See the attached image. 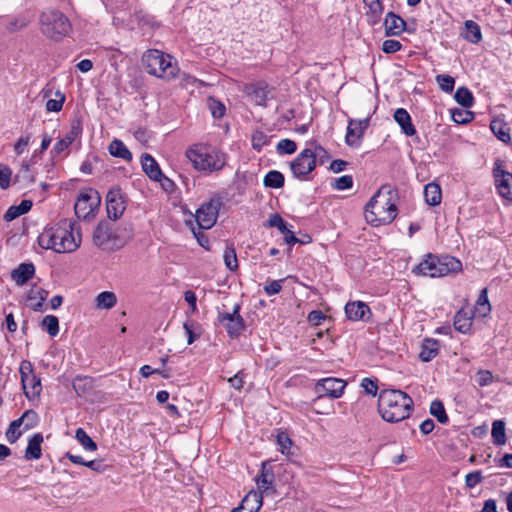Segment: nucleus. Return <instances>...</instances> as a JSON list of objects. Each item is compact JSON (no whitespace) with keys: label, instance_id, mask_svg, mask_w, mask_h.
I'll return each instance as SVG.
<instances>
[{"label":"nucleus","instance_id":"1","mask_svg":"<svg viewBox=\"0 0 512 512\" xmlns=\"http://www.w3.org/2000/svg\"><path fill=\"white\" fill-rule=\"evenodd\" d=\"M38 244L57 253L74 252L81 244L80 226L71 219H61L38 236Z\"/></svg>","mask_w":512,"mask_h":512},{"label":"nucleus","instance_id":"2","mask_svg":"<svg viewBox=\"0 0 512 512\" xmlns=\"http://www.w3.org/2000/svg\"><path fill=\"white\" fill-rule=\"evenodd\" d=\"M413 406V399L401 390L384 389L379 393L378 411L386 422L395 423L408 418Z\"/></svg>","mask_w":512,"mask_h":512},{"label":"nucleus","instance_id":"3","mask_svg":"<svg viewBox=\"0 0 512 512\" xmlns=\"http://www.w3.org/2000/svg\"><path fill=\"white\" fill-rule=\"evenodd\" d=\"M394 193L390 185H383L370 199L365 207V219L368 223L378 226L391 223L396 215V205L391 202Z\"/></svg>","mask_w":512,"mask_h":512},{"label":"nucleus","instance_id":"4","mask_svg":"<svg viewBox=\"0 0 512 512\" xmlns=\"http://www.w3.org/2000/svg\"><path fill=\"white\" fill-rule=\"evenodd\" d=\"M461 267V262L455 257L449 255L439 257L429 253L426 259L413 268L412 272L417 275L434 278L448 275L451 272H457L461 270Z\"/></svg>","mask_w":512,"mask_h":512},{"label":"nucleus","instance_id":"5","mask_svg":"<svg viewBox=\"0 0 512 512\" xmlns=\"http://www.w3.org/2000/svg\"><path fill=\"white\" fill-rule=\"evenodd\" d=\"M187 158L194 168L202 171L220 170L225 165L224 155L205 145H194L186 151Z\"/></svg>","mask_w":512,"mask_h":512},{"label":"nucleus","instance_id":"6","mask_svg":"<svg viewBox=\"0 0 512 512\" xmlns=\"http://www.w3.org/2000/svg\"><path fill=\"white\" fill-rule=\"evenodd\" d=\"M142 61L146 71L151 75L165 80L173 79L177 75L178 68L172 62V57L159 50H148L143 55Z\"/></svg>","mask_w":512,"mask_h":512},{"label":"nucleus","instance_id":"7","mask_svg":"<svg viewBox=\"0 0 512 512\" xmlns=\"http://www.w3.org/2000/svg\"><path fill=\"white\" fill-rule=\"evenodd\" d=\"M40 30L47 38L58 41L71 31L69 19L59 10H47L41 13Z\"/></svg>","mask_w":512,"mask_h":512},{"label":"nucleus","instance_id":"8","mask_svg":"<svg viewBox=\"0 0 512 512\" xmlns=\"http://www.w3.org/2000/svg\"><path fill=\"white\" fill-rule=\"evenodd\" d=\"M132 236V228L127 225L123 234L113 231V225L106 220L101 221L94 230L93 242L102 249H113L121 247L127 239Z\"/></svg>","mask_w":512,"mask_h":512},{"label":"nucleus","instance_id":"9","mask_svg":"<svg viewBox=\"0 0 512 512\" xmlns=\"http://www.w3.org/2000/svg\"><path fill=\"white\" fill-rule=\"evenodd\" d=\"M241 305L236 303L233 306L232 312L218 311L217 321L223 326L232 339L238 338L245 330L246 324L243 317L240 315Z\"/></svg>","mask_w":512,"mask_h":512},{"label":"nucleus","instance_id":"10","mask_svg":"<svg viewBox=\"0 0 512 512\" xmlns=\"http://www.w3.org/2000/svg\"><path fill=\"white\" fill-rule=\"evenodd\" d=\"M19 372L25 396L29 400L37 398L41 393L42 386L40 378L34 374L32 363L28 360L21 361Z\"/></svg>","mask_w":512,"mask_h":512},{"label":"nucleus","instance_id":"11","mask_svg":"<svg viewBox=\"0 0 512 512\" xmlns=\"http://www.w3.org/2000/svg\"><path fill=\"white\" fill-rule=\"evenodd\" d=\"M101 197L99 193L92 189L87 188L80 192L74 206L75 214L78 218L86 219L99 208Z\"/></svg>","mask_w":512,"mask_h":512},{"label":"nucleus","instance_id":"12","mask_svg":"<svg viewBox=\"0 0 512 512\" xmlns=\"http://www.w3.org/2000/svg\"><path fill=\"white\" fill-rule=\"evenodd\" d=\"M346 385V381L335 377H327L318 380L314 387V391L317 394L314 402H317L323 397L332 399L340 398L344 393Z\"/></svg>","mask_w":512,"mask_h":512},{"label":"nucleus","instance_id":"13","mask_svg":"<svg viewBox=\"0 0 512 512\" xmlns=\"http://www.w3.org/2000/svg\"><path fill=\"white\" fill-rule=\"evenodd\" d=\"M316 168L312 156V148H306L290 163L293 176L299 180H307L308 175Z\"/></svg>","mask_w":512,"mask_h":512},{"label":"nucleus","instance_id":"14","mask_svg":"<svg viewBox=\"0 0 512 512\" xmlns=\"http://www.w3.org/2000/svg\"><path fill=\"white\" fill-rule=\"evenodd\" d=\"M220 208L219 200H210L208 202L203 203L197 210L195 214V219L200 229H210L212 228L218 217Z\"/></svg>","mask_w":512,"mask_h":512},{"label":"nucleus","instance_id":"15","mask_svg":"<svg viewBox=\"0 0 512 512\" xmlns=\"http://www.w3.org/2000/svg\"><path fill=\"white\" fill-rule=\"evenodd\" d=\"M126 210L124 194L119 186H113L106 195V211L110 220L119 219Z\"/></svg>","mask_w":512,"mask_h":512},{"label":"nucleus","instance_id":"16","mask_svg":"<svg viewBox=\"0 0 512 512\" xmlns=\"http://www.w3.org/2000/svg\"><path fill=\"white\" fill-rule=\"evenodd\" d=\"M493 177L497 193L502 198L512 201V174L502 169L500 160L494 164Z\"/></svg>","mask_w":512,"mask_h":512},{"label":"nucleus","instance_id":"17","mask_svg":"<svg viewBox=\"0 0 512 512\" xmlns=\"http://www.w3.org/2000/svg\"><path fill=\"white\" fill-rule=\"evenodd\" d=\"M345 314L350 321L368 322L372 317L370 307L362 301H350L345 305Z\"/></svg>","mask_w":512,"mask_h":512},{"label":"nucleus","instance_id":"18","mask_svg":"<svg viewBox=\"0 0 512 512\" xmlns=\"http://www.w3.org/2000/svg\"><path fill=\"white\" fill-rule=\"evenodd\" d=\"M369 122V116L361 120H349L346 133V143L350 146H357L360 139L363 137L365 130L368 128Z\"/></svg>","mask_w":512,"mask_h":512},{"label":"nucleus","instance_id":"19","mask_svg":"<svg viewBox=\"0 0 512 512\" xmlns=\"http://www.w3.org/2000/svg\"><path fill=\"white\" fill-rule=\"evenodd\" d=\"M474 313L472 310L461 308L454 316L453 325L454 328L462 333L468 334L471 331L473 323Z\"/></svg>","mask_w":512,"mask_h":512},{"label":"nucleus","instance_id":"20","mask_svg":"<svg viewBox=\"0 0 512 512\" xmlns=\"http://www.w3.org/2000/svg\"><path fill=\"white\" fill-rule=\"evenodd\" d=\"M244 92L251 97L256 105L266 106L268 99V85L265 83L248 84L244 88Z\"/></svg>","mask_w":512,"mask_h":512},{"label":"nucleus","instance_id":"21","mask_svg":"<svg viewBox=\"0 0 512 512\" xmlns=\"http://www.w3.org/2000/svg\"><path fill=\"white\" fill-rule=\"evenodd\" d=\"M262 507V496L256 491L246 495L240 506L234 508L231 512H258Z\"/></svg>","mask_w":512,"mask_h":512},{"label":"nucleus","instance_id":"22","mask_svg":"<svg viewBox=\"0 0 512 512\" xmlns=\"http://www.w3.org/2000/svg\"><path fill=\"white\" fill-rule=\"evenodd\" d=\"M384 26L387 36H398L405 30L406 22L395 13L389 12L386 15Z\"/></svg>","mask_w":512,"mask_h":512},{"label":"nucleus","instance_id":"23","mask_svg":"<svg viewBox=\"0 0 512 512\" xmlns=\"http://www.w3.org/2000/svg\"><path fill=\"white\" fill-rule=\"evenodd\" d=\"M24 418H32V421L35 422L37 420L38 416L35 411L27 410L23 413V415L20 418L12 421L9 425V428L7 429V432H6L7 440L10 443L16 442L18 440V438L21 436V432L18 431L17 429L23 423Z\"/></svg>","mask_w":512,"mask_h":512},{"label":"nucleus","instance_id":"24","mask_svg":"<svg viewBox=\"0 0 512 512\" xmlns=\"http://www.w3.org/2000/svg\"><path fill=\"white\" fill-rule=\"evenodd\" d=\"M394 120L399 124L405 135L413 136L416 134V129L412 123L411 116L404 108H398L394 112Z\"/></svg>","mask_w":512,"mask_h":512},{"label":"nucleus","instance_id":"25","mask_svg":"<svg viewBox=\"0 0 512 512\" xmlns=\"http://www.w3.org/2000/svg\"><path fill=\"white\" fill-rule=\"evenodd\" d=\"M141 165L143 171L148 175V177L154 181L159 180V178L163 177V173L156 162V160L150 154H143L141 157Z\"/></svg>","mask_w":512,"mask_h":512},{"label":"nucleus","instance_id":"26","mask_svg":"<svg viewBox=\"0 0 512 512\" xmlns=\"http://www.w3.org/2000/svg\"><path fill=\"white\" fill-rule=\"evenodd\" d=\"M273 480H274L273 473L271 471H269L266 467V464L263 463L261 473L256 479L257 486L259 489V492H257V493L263 497L264 493L268 494L270 492H273L274 491L273 486H272Z\"/></svg>","mask_w":512,"mask_h":512},{"label":"nucleus","instance_id":"27","mask_svg":"<svg viewBox=\"0 0 512 512\" xmlns=\"http://www.w3.org/2000/svg\"><path fill=\"white\" fill-rule=\"evenodd\" d=\"M35 273V267L32 263H21L11 276L17 285H24Z\"/></svg>","mask_w":512,"mask_h":512},{"label":"nucleus","instance_id":"28","mask_svg":"<svg viewBox=\"0 0 512 512\" xmlns=\"http://www.w3.org/2000/svg\"><path fill=\"white\" fill-rule=\"evenodd\" d=\"M440 343L436 339H424L421 345L419 358L424 362H429L435 358L439 352Z\"/></svg>","mask_w":512,"mask_h":512},{"label":"nucleus","instance_id":"29","mask_svg":"<svg viewBox=\"0 0 512 512\" xmlns=\"http://www.w3.org/2000/svg\"><path fill=\"white\" fill-rule=\"evenodd\" d=\"M47 296L48 292L46 290L32 287L27 293L26 300L34 311H40Z\"/></svg>","mask_w":512,"mask_h":512},{"label":"nucleus","instance_id":"30","mask_svg":"<svg viewBox=\"0 0 512 512\" xmlns=\"http://www.w3.org/2000/svg\"><path fill=\"white\" fill-rule=\"evenodd\" d=\"M43 442V436L41 433L34 434L28 441V446L25 451L26 460H38L41 455V444Z\"/></svg>","mask_w":512,"mask_h":512},{"label":"nucleus","instance_id":"31","mask_svg":"<svg viewBox=\"0 0 512 512\" xmlns=\"http://www.w3.org/2000/svg\"><path fill=\"white\" fill-rule=\"evenodd\" d=\"M461 36L472 44H477L482 40L480 26L473 20H467L464 23V31Z\"/></svg>","mask_w":512,"mask_h":512},{"label":"nucleus","instance_id":"32","mask_svg":"<svg viewBox=\"0 0 512 512\" xmlns=\"http://www.w3.org/2000/svg\"><path fill=\"white\" fill-rule=\"evenodd\" d=\"M425 201L430 206H437L441 203L442 192L440 185L431 182L424 188Z\"/></svg>","mask_w":512,"mask_h":512},{"label":"nucleus","instance_id":"33","mask_svg":"<svg viewBox=\"0 0 512 512\" xmlns=\"http://www.w3.org/2000/svg\"><path fill=\"white\" fill-rule=\"evenodd\" d=\"M490 129L500 141L504 143H509L511 141L510 128L504 121L500 119L492 120L490 123Z\"/></svg>","mask_w":512,"mask_h":512},{"label":"nucleus","instance_id":"34","mask_svg":"<svg viewBox=\"0 0 512 512\" xmlns=\"http://www.w3.org/2000/svg\"><path fill=\"white\" fill-rule=\"evenodd\" d=\"M31 207L32 202L30 200H22L17 206H10L5 212L3 218L6 222H10L30 211Z\"/></svg>","mask_w":512,"mask_h":512},{"label":"nucleus","instance_id":"35","mask_svg":"<svg viewBox=\"0 0 512 512\" xmlns=\"http://www.w3.org/2000/svg\"><path fill=\"white\" fill-rule=\"evenodd\" d=\"M79 134L80 128L73 126L71 130L62 139H59L55 143L53 147V152H55L56 154H60L61 152L66 150L74 142V140L78 137Z\"/></svg>","mask_w":512,"mask_h":512},{"label":"nucleus","instance_id":"36","mask_svg":"<svg viewBox=\"0 0 512 512\" xmlns=\"http://www.w3.org/2000/svg\"><path fill=\"white\" fill-rule=\"evenodd\" d=\"M109 153L114 156L121 158L126 161H130L132 159V154L126 147V145L118 139H114L109 145Z\"/></svg>","mask_w":512,"mask_h":512},{"label":"nucleus","instance_id":"37","mask_svg":"<svg viewBox=\"0 0 512 512\" xmlns=\"http://www.w3.org/2000/svg\"><path fill=\"white\" fill-rule=\"evenodd\" d=\"M276 441L279 446V450L282 454L286 455L289 458L296 455L295 451L293 450V442L287 433L279 432L276 436Z\"/></svg>","mask_w":512,"mask_h":512},{"label":"nucleus","instance_id":"38","mask_svg":"<svg viewBox=\"0 0 512 512\" xmlns=\"http://www.w3.org/2000/svg\"><path fill=\"white\" fill-rule=\"evenodd\" d=\"M455 101L464 108H470L474 104L472 92L467 87H459L454 95Z\"/></svg>","mask_w":512,"mask_h":512},{"label":"nucleus","instance_id":"39","mask_svg":"<svg viewBox=\"0 0 512 512\" xmlns=\"http://www.w3.org/2000/svg\"><path fill=\"white\" fill-rule=\"evenodd\" d=\"M491 436L493 443L496 445H504L506 442L505 423L502 420H495L492 424Z\"/></svg>","mask_w":512,"mask_h":512},{"label":"nucleus","instance_id":"40","mask_svg":"<svg viewBox=\"0 0 512 512\" xmlns=\"http://www.w3.org/2000/svg\"><path fill=\"white\" fill-rule=\"evenodd\" d=\"M284 180V176L281 172L277 170H271L265 175L263 183L266 187L277 189L283 187Z\"/></svg>","mask_w":512,"mask_h":512},{"label":"nucleus","instance_id":"41","mask_svg":"<svg viewBox=\"0 0 512 512\" xmlns=\"http://www.w3.org/2000/svg\"><path fill=\"white\" fill-rule=\"evenodd\" d=\"M117 302L116 295L110 291H103L96 297V305L98 308L111 309Z\"/></svg>","mask_w":512,"mask_h":512},{"label":"nucleus","instance_id":"42","mask_svg":"<svg viewBox=\"0 0 512 512\" xmlns=\"http://www.w3.org/2000/svg\"><path fill=\"white\" fill-rule=\"evenodd\" d=\"M223 260L225 266L230 271H236L238 269V259L233 245L226 246L223 254Z\"/></svg>","mask_w":512,"mask_h":512},{"label":"nucleus","instance_id":"43","mask_svg":"<svg viewBox=\"0 0 512 512\" xmlns=\"http://www.w3.org/2000/svg\"><path fill=\"white\" fill-rule=\"evenodd\" d=\"M430 413L440 422L446 424L448 422V415L445 411L444 405L439 400L432 401L430 405Z\"/></svg>","mask_w":512,"mask_h":512},{"label":"nucleus","instance_id":"44","mask_svg":"<svg viewBox=\"0 0 512 512\" xmlns=\"http://www.w3.org/2000/svg\"><path fill=\"white\" fill-rule=\"evenodd\" d=\"M41 326L52 337L59 333V320L54 315L45 316L41 322Z\"/></svg>","mask_w":512,"mask_h":512},{"label":"nucleus","instance_id":"45","mask_svg":"<svg viewBox=\"0 0 512 512\" xmlns=\"http://www.w3.org/2000/svg\"><path fill=\"white\" fill-rule=\"evenodd\" d=\"M75 438L84 447V449L88 451H95L97 449V444L92 440V438L83 428H78L76 430Z\"/></svg>","mask_w":512,"mask_h":512},{"label":"nucleus","instance_id":"46","mask_svg":"<svg viewBox=\"0 0 512 512\" xmlns=\"http://www.w3.org/2000/svg\"><path fill=\"white\" fill-rule=\"evenodd\" d=\"M264 227H275L282 234H285L289 229L287 228V223L278 213H273L269 215L268 220L264 223Z\"/></svg>","mask_w":512,"mask_h":512},{"label":"nucleus","instance_id":"47","mask_svg":"<svg viewBox=\"0 0 512 512\" xmlns=\"http://www.w3.org/2000/svg\"><path fill=\"white\" fill-rule=\"evenodd\" d=\"M312 146V156L315 159V165H323L329 158L330 155L328 152L316 142L311 143Z\"/></svg>","mask_w":512,"mask_h":512},{"label":"nucleus","instance_id":"48","mask_svg":"<svg viewBox=\"0 0 512 512\" xmlns=\"http://www.w3.org/2000/svg\"><path fill=\"white\" fill-rule=\"evenodd\" d=\"M35 181L34 176L30 172V166L27 162L21 164L19 172L15 175V182L30 184Z\"/></svg>","mask_w":512,"mask_h":512},{"label":"nucleus","instance_id":"49","mask_svg":"<svg viewBox=\"0 0 512 512\" xmlns=\"http://www.w3.org/2000/svg\"><path fill=\"white\" fill-rule=\"evenodd\" d=\"M207 103L214 118H222L224 116L226 108L222 102L213 97H209Z\"/></svg>","mask_w":512,"mask_h":512},{"label":"nucleus","instance_id":"50","mask_svg":"<svg viewBox=\"0 0 512 512\" xmlns=\"http://www.w3.org/2000/svg\"><path fill=\"white\" fill-rule=\"evenodd\" d=\"M451 116L453 121L458 124L469 123L474 118V114L472 112L463 109H453Z\"/></svg>","mask_w":512,"mask_h":512},{"label":"nucleus","instance_id":"51","mask_svg":"<svg viewBox=\"0 0 512 512\" xmlns=\"http://www.w3.org/2000/svg\"><path fill=\"white\" fill-rule=\"evenodd\" d=\"M436 82L444 92L450 93L455 86V79L447 74H440L436 76Z\"/></svg>","mask_w":512,"mask_h":512},{"label":"nucleus","instance_id":"52","mask_svg":"<svg viewBox=\"0 0 512 512\" xmlns=\"http://www.w3.org/2000/svg\"><path fill=\"white\" fill-rule=\"evenodd\" d=\"M276 149L279 154H293L297 150V145L293 140L282 139L278 142Z\"/></svg>","mask_w":512,"mask_h":512},{"label":"nucleus","instance_id":"53","mask_svg":"<svg viewBox=\"0 0 512 512\" xmlns=\"http://www.w3.org/2000/svg\"><path fill=\"white\" fill-rule=\"evenodd\" d=\"M12 171L8 166L0 165V187L7 189L10 186Z\"/></svg>","mask_w":512,"mask_h":512},{"label":"nucleus","instance_id":"54","mask_svg":"<svg viewBox=\"0 0 512 512\" xmlns=\"http://www.w3.org/2000/svg\"><path fill=\"white\" fill-rule=\"evenodd\" d=\"M402 49V44L398 40L388 39L385 40L382 44L383 52L387 54H392L398 52Z\"/></svg>","mask_w":512,"mask_h":512},{"label":"nucleus","instance_id":"55","mask_svg":"<svg viewBox=\"0 0 512 512\" xmlns=\"http://www.w3.org/2000/svg\"><path fill=\"white\" fill-rule=\"evenodd\" d=\"M361 387L364 389V391L372 396L377 395L378 391V385L377 380H372L370 378H363L361 381Z\"/></svg>","mask_w":512,"mask_h":512},{"label":"nucleus","instance_id":"56","mask_svg":"<svg viewBox=\"0 0 512 512\" xmlns=\"http://www.w3.org/2000/svg\"><path fill=\"white\" fill-rule=\"evenodd\" d=\"M483 480L481 471H473L466 475L465 484L468 488H474Z\"/></svg>","mask_w":512,"mask_h":512},{"label":"nucleus","instance_id":"57","mask_svg":"<svg viewBox=\"0 0 512 512\" xmlns=\"http://www.w3.org/2000/svg\"><path fill=\"white\" fill-rule=\"evenodd\" d=\"M353 186V178L350 175H343L335 180L334 188L337 190L349 189Z\"/></svg>","mask_w":512,"mask_h":512},{"label":"nucleus","instance_id":"58","mask_svg":"<svg viewBox=\"0 0 512 512\" xmlns=\"http://www.w3.org/2000/svg\"><path fill=\"white\" fill-rule=\"evenodd\" d=\"M493 376L492 373L488 370H480L477 372L476 381L479 386H487L492 383Z\"/></svg>","mask_w":512,"mask_h":512},{"label":"nucleus","instance_id":"59","mask_svg":"<svg viewBox=\"0 0 512 512\" xmlns=\"http://www.w3.org/2000/svg\"><path fill=\"white\" fill-rule=\"evenodd\" d=\"M283 280H271L264 286V291L267 295L272 296L278 294L281 289V282Z\"/></svg>","mask_w":512,"mask_h":512},{"label":"nucleus","instance_id":"60","mask_svg":"<svg viewBox=\"0 0 512 512\" xmlns=\"http://www.w3.org/2000/svg\"><path fill=\"white\" fill-rule=\"evenodd\" d=\"M476 306L484 307V313H490L491 305L488 300L487 289L481 290L476 302Z\"/></svg>","mask_w":512,"mask_h":512},{"label":"nucleus","instance_id":"61","mask_svg":"<svg viewBox=\"0 0 512 512\" xmlns=\"http://www.w3.org/2000/svg\"><path fill=\"white\" fill-rule=\"evenodd\" d=\"M64 100H65L64 96H61L60 99H49L46 103L47 111L59 112L63 107Z\"/></svg>","mask_w":512,"mask_h":512},{"label":"nucleus","instance_id":"62","mask_svg":"<svg viewBox=\"0 0 512 512\" xmlns=\"http://www.w3.org/2000/svg\"><path fill=\"white\" fill-rule=\"evenodd\" d=\"M194 326L195 324L190 322H185L183 325L187 335V343L189 345L192 344L199 337V334L195 333Z\"/></svg>","mask_w":512,"mask_h":512},{"label":"nucleus","instance_id":"63","mask_svg":"<svg viewBox=\"0 0 512 512\" xmlns=\"http://www.w3.org/2000/svg\"><path fill=\"white\" fill-rule=\"evenodd\" d=\"M85 466L97 473H103L108 468V466L102 460L87 461V463H85Z\"/></svg>","mask_w":512,"mask_h":512},{"label":"nucleus","instance_id":"64","mask_svg":"<svg viewBox=\"0 0 512 512\" xmlns=\"http://www.w3.org/2000/svg\"><path fill=\"white\" fill-rule=\"evenodd\" d=\"M30 139H31V136L26 135V136H21L17 140V142L14 145V150L18 155H20L24 152V150L26 149V147L28 146V144L30 142Z\"/></svg>","mask_w":512,"mask_h":512}]
</instances>
